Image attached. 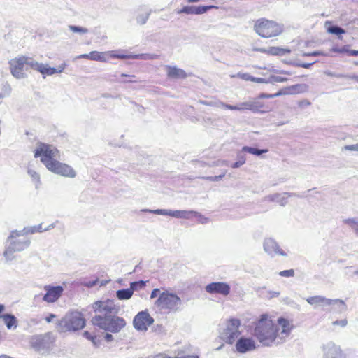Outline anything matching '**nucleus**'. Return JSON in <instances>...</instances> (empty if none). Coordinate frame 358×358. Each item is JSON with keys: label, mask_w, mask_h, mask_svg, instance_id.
<instances>
[{"label": "nucleus", "mask_w": 358, "mask_h": 358, "mask_svg": "<svg viewBox=\"0 0 358 358\" xmlns=\"http://www.w3.org/2000/svg\"><path fill=\"white\" fill-rule=\"evenodd\" d=\"M276 324L267 314L261 315L254 329V336L264 346L282 343L294 329L292 321L280 317Z\"/></svg>", "instance_id": "obj_1"}, {"label": "nucleus", "mask_w": 358, "mask_h": 358, "mask_svg": "<svg viewBox=\"0 0 358 358\" xmlns=\"http://www.w3.org/2000/svg\"><path fill=\"white\" fill-rule=\"evenodd\" d=\"M8 65L11 75L17 79L26 78V71L29 69L40 72L45 77V76L62 73L66 66V63L63 62L56 68L49 67L48 65L38 63L31 57L24 55H20L10 59Z\"/></svg>", "instance_id": "obj_2"}, {"label": "nucleus", "mask_w": 358, "mask_h": 358, "mask_svg": "<svg viewBox=\"0 0 358 358\" xmlns=\"http://www.w3.org/2000/svg\"><path fill=\"white\" fill-rule=\"evenodd\" d=\"M253 29L262 38L278 37L284 31L283 25L275 20L262 17L254 22Z\"/></svg>", "instance_id": "obj_3"}, {"label": "nucleus", "mask_w": 358, "mask_h": 358, "mask_svg": "<svg viewBox=\"0 0 358 358\" xmlns=\"http://www.w3.org/2000/svg\"><path fill=\"white\" fill-rule=\"evenodd\" d=\"M35 158H40L41 162L49 169L59 158V150L50 144L38 143L34 152Z\"/></svg>", "instance_id": "obj_4"}, {"label": "nucleus", "mask_w": 358, "mask_h": 358, "mask_svg": "<svg viewBox=\"0 0 358 358\" xmlns=\"http://www.w3.org/2000/svg\"><path fill=\"white\" fill-rule=\"evenodd\" d=\"M94 326L113 333L120 332L126 325V321L117 316L103 317L95 315L91 320Z\"/></svg>", "instance_id": "obj_5"}, {"label": "nucleus", "mask_w": 358, "mask_h": 358, "mask_svg": "<svg viewBox=\"0 0 358 358\" xmlns=\"http://www.w3.org/2000/svg\"><path fill=\"white\" fill-rule=\"evenodd\" d=\"M131 55H127L122 50H109L105 52L91 51L88 54H82L78 56V59H85L92 61L107 62L110 59H126L134 58Z\"/></svg>", "instance_id": "obj_6"}, {"label": "nucleus", "mask_w": 358, "mask_h": 358, "mask_svg": "<svg viewBox=\"0 0 358 358\" xmlns=\"http://www.w3.org/2000/svg\"><path fill=\"white\" fill-rule=\"evenodd\" d=\"M180 299L176 294L167 292H162L155 302V305L166 313L176 311L180 306Z\"/></svg>", "instance_id": "obj_7"}, {"label": "nucleus", "mask_w": 358, "mask_h": 358, "mask_svg": "<svg viewBox=\"0 0 358 358\" xmlns=\"http://www.w3.org/2000/svg\"><path fill=\"white\" fill-rule=\"evenodd\" d=\"M62 331H73L83 329L85 320L80 313H73L64 318L60 323Z\"/></svg>", "instance_id": "obj_8"}, {"label": "nucleus", "mask_w": 358, "mask_h": 358, "mask_svg": "<svg viewBox=\"0 0 358 358\" xmlns=\"http://www.w3.org/2000/svg\"><path fill=\"white\" fill-rule=\"evenodd\" d=\"M285 93V92H284L279 91L278 92L273 94H268L265 93L260 94L257 99L254 101V112L264 113L272 110L274 104L272 102H267L262 99L265 98H274Z\"/></svg>", "instance_id": "obj_9"}, {"label": "nucleus", "mask_w": 358, "mask_h": 358, "mask_svg": "<svg viewBox=\"0 0 358 358\" xmlns=\"http://www.w3.org/2000/svg\"><path fill=\"white\" fill-rule=\"evenodd\" d=\"M93 309L96 315L110 317L111 315L117 313L115 304L113 300L98 301L94 303Z\"/></svg>", "instance_id": "obj_10"}, {"label": "nucleus", "mask_w": 358, "mask_h": 358, "mask_svg": "<svg viewBox=\"0 0 358 358\" xmlns=\"http://www.w3.org/2000/svg\"><path fill=\"white\" fill-rule=\"evenodd\" d=\"M153 322L154 319L147 310L139 312L134 317L133 321L134 327L138 331H146Z\"/></svg>", "instance_id": "obj_11"}, {"label": "nucleus", "mask_w": 358, "mask_h": 358, "mask_svg": "<svg viewBox=\"0 0 358 358\" xmlns=\"http://www.w3.org/2000/svg\"><path fill=\"white\" fill-rule=\"evenodd\" d=\"M241 325V321L238 319L231 318L227 322V327L224 329V334L227 336V343H234L235 339L239 336L238 328Z\"/></svg>", "instance_id": "obj_12"}, {"label": "nucleus", "mask_w": 358, "mask_h": 358, "mask_svg": "<svg viewBox=\"0 0 358 358\" xmlns=\"http://www.w3.org/2000/svg\"><path fill=\"white\" fill-rule=\"evenodd\" d=\"M205 290L210 294H220L227 296L229 294L231 287L229 284L224 282H215L207 285Z\"/></svg>", "instance_id": "obj_13"}, {"label": "nucleus", "mask_w": 358, "mask_h": 358, "mask_svg": "<svg viewBox=\"0 0 358 358\" xmlns=\"http://www.w3.org/2000/svg\"><path fill=\"white\" fill-rule=\"evenodd\" d=\"M8 241L18 252L24 250L29 245L27 236L22 232L13 231L8 238Z\"/></svg>", "instance_id": "obj_14"}, {"label": "nucleus", "mask_w": 358, "mask_h": 358, "mask_svg": "<svg viewBox=\"0 0 358 358\" xmlns=\"http://www.w3.org/2000/svg\"><path fill=\"white\" fill-rule=\"evenodd\" d=\"M48 170L64 177L74 178L76 175V171L70 166L60 162L58 159Z\"/></svg>", "instance_id": "obj_15"}, {"label": "nucleus", "mask_w": 358, "mask_h": 358, "mask_svg": "<svg viewBox=\"0 0 358 358\" xmlns=\"http://www.w3.org/2000/svg\"><path fill=\"white\" fill-rule=\"evenodd\" d=\"M45 294L43 297V300L48 303L55 302L62 294L64 289L62 286H44Z\"/></svg>", "instance_id": "obj_16"}, {"label": "nucleus", "mask_w": 358, "mask_h": 358, "mask_svg": "<svg viewBox=\"0 0 358 358\" xmlns=\"http://www.w3.org/2000/svg\"><path fill=\"white\" fill-rule=\"evenodd\" d=\"M256 348V343L252 338L241 337L236 343V349L240 353L252 351Z\"/></svg>", "instance_id": "obj_17"}, {"label": "nucleus", "mask_w": 358, "mask_h": 358, "mask_svg": "<svg viewBox=\"0 0 358 358\" xmlns=\"http://www.w3.org/2000/svg\"><path fill=\"white\" fill-rule=\"evenodd\" d=\"M157 214L166 215L176 218L189 219L192 215H195L196 212L193 210H156L154 211Z\"/></svg>", "instance_id": "obj_18"}, {"label": "nucleus", "mask_w": 358, "mask_h": 358, "mask_svg": "<svg viewBox=\"0 0 358 358\" xmlns=\"http://www.w3.org/2000/svg\"><path fill=\"white\" fill-rule=\"evenodd\" d=\"M213 8H217V6H184L180 10H178V14L185 13V14H203L208 10L213 9Z\"/></svg>", "instance_id": "obj_19"}, {"label": "nucleus", "mask_w": 358, "mask_h": 358, "mask_svg": "<svg viewBox=\"0 0 358 358\" xmlns=\"http://www.w3.org/2000/svg\"><path fill=\"white\" fill-rule=\"evenodd\" d=\"M254 51L264 53L267 55L272 56H282L286 54L290 53V50L287 48H282L280 47H270L269 48H253Z\"/></svg>", "instance_id": "obj_20"}, {"label": "nucleus", "mask_w": 358, "mask_h": 358, "mask_svg": "<svg viewBox=\"0 0 358 358\" xmlns=\"http://www.w3.org/2000/svg\"><path fill=\"white\" fill-rule=\"evenodd\" d=\"M306 301L310 305H316V306L321 305V306H331L332 304H334L337 302L343 303L342 301L338 300V299L332 300V299L324 298L321 296H315L308 297L306 299Z\"/></svg>", "instance_id": "obj_21"}, {"label": "nucleus", "mask_w": 358, "mask_h": 358, "mask_svg": "<svg viewBox=\"0 0 358 358\" xmlns=\"http://www.w3.org/2000/svg\"><path fill=\"white\" fill-rule=\"evenodd\" d=\"M324 351L325 358H345L341 348L335 345L326 346Z\"/></svg>", "instance_id": "obj_22"}, {"label": "nucleus", "mask_w": 358, "mask_h": 358, "mask_svg": "<svg viewBox=\"0 0 358 358\" xmlns=\"http://www.w3.org/2000/svg\"><path fill=\"white\" fill-rule=\"evenodd\" d=\"M167 76L174 79L185 78L187 73L181 69L175 66H167Z\"/></svg>", "instance_id": "obj_23"}, {"label": "nucleus", "mask_w": 358, "mask_h": 358, "mask_svg": "<svg viewBox=\"0 0 358 358\" xmlns=\"http://www.w3.org/2000/svg\"><path fill=\"white\" fill-rule=\"evenodd\" d=\"M264 250L269 254L273 252L275 254L286 255V253L280 250L276 243L273 241H268L264 243Z\"/></svg>", "instance_id": "obj_24"}, {"label": "nucleus", "mask_w": 358, "mask_h": 358, "mask_svg": "<svg viewBox=\"0 0 358 358\" xmlns=\"http://www.w3.org/2000/svg\"><path fill=\"white\" fill-rule=\"evenodd\" d=\"M2 320H3L8 329L16 328L17 326V320L16 317L13 315L5 314Z\"/></svg>", "instance_id": "obj_25"}, {"label": "nucleus", "mask_w": 358, "mask_h": 358, "mask_svg": "<svg viewBox=\"0 0 358 358\" xmlns=\"http://www.w3.org/2000/svg\"><path fill=\"white\" fill-rule=\"evenodd\" d=\"M133 291L131 288L120 289L116 292V295L118 299L120 300H127L129 299L133 295Z\"/></svg>", "instance_id": "obj_26"}, {"label": "nucleus", "mask_w": 358, "mask_h": 358, "mask_svg": "<svg viewBox=\"0 0 358 358\" xmlns=\"http://www.w3.org/2000/svg\"><path fill=\"white\" fill-rule=\"evenodd\" d=\"M326 24H329L330 25V26L327 27V31L329 34H336V35H341V34H345V31L343 29H342L341 27H336V26L331 25V22H329V21L326 22Z\"/></svg>", "instance_id": "obj_27"}, {"label": "nucleus", "mask_w": 358, "mask_h": 358, "mask_svg": "<svg viewBox=\"0 0 358 358\" xmlns=\"http://www.w3.org/2000/svg\"><path fill=\"white\" fill-rule=\"evenodd\" d=\"M242 151L247 152L248 153H250V154H252L255 155H260L263 153H266L268 152V150L267 149L259 150V149L248 147V146H244L242 148Z\"/></svg>", "instance_id": "obj_28"}, {"label": "nucleus", "mask_w": 358, "mask_h": 358, "mask_svg": "<svg viewBox=\"0 0 358 358\" xmlns=\"http://www.w3.org/2000/svg\"><path fill=\"white\" fill-rule=\"evenodd\" d=\"M18 252L13 245V244L9 241V245L6 248L3 255L8 259H11L13 257V255L15 252Z\"/></svg>", "instance_id": "obj_29"}, {"label": "nucleus", "mask_w": 358, "mask_h": 358, "mask_svg": "<svg viewBox=\"0 0 358 358\" xmlns=\"http://www.w3.org/2000/svg\"><path fill=\"white\" fill-rule=\"evenodd\" d=\"M147 281L139 280L136 282H133L130 284V288L132 291L141 289L145 287Z\"/></svg>", "instance_id": "obj_30"}, {"label": "nucleus", "mask_w": 358, "mask_h": 358, "mask_svg": "<svg viewBox=\"0 0 358 358\" xmlns=\"http://www.w3.org/2000/svg\"><path fill=\"white\" fill-rule=\"evenodd\" d=\"M69 29L73 33H79L81 34H87L88 32V29L85 27L69 25Z\"/></svg>", "instance_id": "obj_31"}, {"label": "nucleus", "mask_w": 358, "mask_h": 358, "mask_svg": "<svg viewBox=\"0 0 358 358\" xmlns=\"http://www.w3.org/2000/svg\"><path fill=\"white\" fill-rule=\"evenodd\" d=\"M83 336L84 337H85L87 339L90 340V341H92L93 343V344L96 346H97L100 341L99 340L97 339V337L96 336H93L92 335L89 331H85L83 332Z\"/></svg>", "instance_id": "obj_32"}, {"label": "nucleus", "mask_w": 358, "mask_h": 358, "mask_svg": "<svg viewBox=\"0 0 358 358\" xmlns=\"http://www.w3.org/2000/svg\"><path fill=\"white\" fill-rule=\"evenodd\" d=\"M239 110H252L254 112V101L252 102H244L241 103L239 106Z\"/></svg>", "instance_id": "obj_33"}, {"label": "nucleus", "mask_w": 358, "mask_h": 358, "mask_svg": "<svg viewBox=\"0 0 358 358\" xmlns=\"http://www.w3.org/2000/svg\"><path fill=\"white\" fill-rule=\"evenodd\" d=\"M226 175V171H224L223 173H222V174L219 175V176H208V177H205L203 178L205 180H209V181H218L220 180H221L222 178H224Z\"/></svg>", "instance_id": "obj_34"}, {"label": "nucleus", "mask_w": 358, "mask_h": 358, "mask_svg": "<svg viewBox=\"0 0 358 358\" xmlns=\"http://www.w3.org/2000/svg\"><path fill=\"white\" fill-rule=\"evenodd\" d=\"M279 275L282 277H286V278L293 277L294 275V271L293 269L285 270V271H280L279 273Z\"/></svg>", "instance_id": "obj_35"}, {"label": "nucleus", "mask_w": 358, "mask_h": 358, "mask_svg": "<svg viewBox=\"0 0 358 358\" xmlns=\"http://www.w3.org/2000/svg\"><path fill=\"white\" fill-rule=\"evenodd\" d=\"M345 222V223L350 224L355 229V231L358 234V222L355 221L353 219H348V220H346Z\"/></svg>", "instance_id": "obj_36"}, {"label": "nucleus", "mask_w": 358, "mask_h": 358, "mask_svg": "<svg viewBox=\"0 0 358 358\" xmlns=\"http://www.w3.org/2000/svg\"><path fill=\"white\" fill-rule=\"evenodd\" d=\"M245 163V157L244 156L240 157L238 162H234L232 165V168H238Z\"/></svg>", "instance_id": "obj_37"}, {"label": "nucleus", "mask_w": 358, "mask_h": 358, "mask_svg": "<svg viewBox=\"0 0 358 358\" xmlns=\"http://www.w3.org/2000/svg\"><path fill=\"white\" fill-rule=\"evenodd\" d=\"M344 149L350 151H358V143L345 145Z\"/></svg>", "instance_id": "obj_38"}, {"label": "nucleus", "mask_w": 358, "mask_h": 358, "mask_svg": "<svg viewBox=\"0 0 358 358\" xmlns=\"http://www.w3.org/2000/svg\"><path fill=\"white\" fill-rule=\"evenodd\" d=\"M348 323V321L346 319H343V320H337V321H335L334 322V325H340L341 327H345Z\"/></svg>", "instance_id": "obj_39"}, {"label": "nucleus", "mask_w": 358, "mask_h": 358, "mask_svg": "<svg viewBox=\"0 0 358 358\" xmlns=\"http://www.w3.org/2000/svg\"><path fill=\"white\" fill-rule=\"evenodd\" d=\"M332 51L334 52H337V53H343V52H347V49H346V47L344 46L341 48H334L332 49Z\"/></svg>", "instance_id": "obj_40"}, {"label": "nucleus", "mask_w": 358, "mask_h": 358, "mask_svg": "<svg viewBox=\"0 0 358 358\" xmlns=\"http://www.w3.org/2000/svg\"><path fill=\"white\" fill-rule=\"evenodd\" d=\"M224 108L231 110H239L238 106H231L229 104H224Z\"/></svg>", "instance_id": "obj_41"}, {"label": "nucleus", "mask_w": 358, "mask_h": 358, "mask_svg": "<svg viewBox=\"0 0 358 358\" xmlns=\"http://www.w3.org/2000/svg\"><path fill=\"white\" fill-rule=\"evenodd\" d=\"M159 292V289H157H157H154L152 291V292H151L150 298L151 299L155 298L158 295Z\"/></svg>", "instance_id": "obj_42"}, {"label": "nucleus", "mask_w": 358, "mask_h": 358, "mask_svg": "<svg viewBox=\"0 0 358 358\" xmlns=\"http://www.w3.org/2000/svg\"><path fill=\"white\" fill-rule=\"evenodd\" d=\"M350 56H358V50H348L346 52Z\"/></svg>", "instance_id": "obj_43"}, {"label": "nucleus", "mask_w": 358, "mask_h": 358, "mask_svg": "<svg viewBox=\"0 0 358 358\" xmlns=\"http://www.w3.org/2000/svg\"><path fill=\"white\" fill-rule=\"evenodd\" d=\"M104 338H105V340H106L107 342L112 341H113V336H112L111 334H108V333H107V334L105 335Z\"/></svg>", "instance_id": "obj_44"}, {"label": "nucleus", "mask_w": 358, "mask_h": 358, "mask_svg": "<svg viewBox=\"0 0 358 358\" xmlns=\"http://www.w3.org/2000/svg\"><path fill=\"white\" fill-rule=\"evenodd\" d=\"M5 310V307L3 304H0V318L2 319L3 317V315L5 314H3V311Z\"/></svg>", "instance_id": "obj_45"}, {"label": "nucleus", "mask_w": 358, "mask_h": 358, "mask_svg": "<svg viewBox=\"0 0 358 358\" xmlns=\"http://www.w3.org/2000/svg\"><path fill=\"white\" fill-rule=\"evenodd\" d=\"M55 317L54 314H50L48 317H45V320L48 322H50L53 318Z\"/></svg>", "instance_id": "obj_46"}, {"label": "nucleus", "mask_w": 358, "mask_h": 358, "mask_svg": "<svg viewBox=\"0 0 358 358\" xmlns=\"http://www.w3.org/2000/svg\"><path fill=\"white\" fill-rule=\"evenodd\" d=\"M250 80H252V81H255V82H257V83H262L263 81V79L262 78H250Z\"/></svg>", "instance_id": "obj_47"}, {"label": "nucleus", "mask_w": 358, "mask_h": 358, "mask_svg": "<svg viewBox=\"0 0 358 358\" xmlns=\"http://www.w3.org/2000/svg\"><path fill=\"white\" fill-rule=\"evenodd\" d=\"M318 55H319V53L317 52H311V53L305 54V55H306V56H317Z\"/></svg>", "instance_id": "obj_48"}, {"label": "nucleus", "mask_w": 358, "mask_h": 358, "mask_svg": "<svg viewBox=\"0 0 358 358\" xmlns=\"http://www.w3.org/2000/svg\"><path fill=\"white\" fill-rule=\"evenodd\" d=\"M275 80L278 82H283V81L286 80L287 79L282 78V77H276Z\"/></svg>", "instance_id": "obj_49"}, {"label": "nucleus", "mask_w": 358, "mask_h": 358, "mask_svg": "<svg viewBox=\"0 0 358 358\" xmlns=\"http://www.w3.org/2000/svg\"><path fill=\"white\" fill-rule=\"evenodd\" d=\"M310 102H308V101H302V102H301V103H300V105H301V106H308V105H310Z\"/></svg>", "instance_id": "obj_50"}, {"label": "nucleus", "mask_w": 358, "mask_h": 358, "mask_svg": "<svg viewBox=\"0 0 358 358\" xmlns=\"http://www.w3.org/2000/svg\"><path fill=\"white\" fill-rule=\"evenodd\" d=\"M182 358H199V357L196 355H187L182 357Z\"/></svg>", "instance_id": "obj_51"}, {"label": "nucleus", "mask_w": 358, "mask_h": 358, "mask_svg": "<svg viewBox=\"0 0 358 358\" xmlns=\"http://www.w3.org/2000/svg\"><path fill=\"white\" fill-rule=\"evenodd\" d=\"M0 358H13L9 355H0Z\"/></svg>", "instance_id": "obj_52"}, {"label": "nucleus", "mask_w": 358, "mask_h": 358, "mask_svg": "<svg viewBox=\"0 0 358 358\" xmlns=\"http://www.w3.org/2000/svg\"><path fill=\"white\" fill-rule=\"evenodd\" d=\"M301 66L303 68H308L310 66V64H303Z\"/></svg>", "instance_id": "obj_53"}, {"label": "nucleus", "mask_w": 358, "mask_h": 358, "mask_svg": "<svg viewBox=\"0 0 358 358\" xmlns=\"http://www.w3.org/2000/svg\"><path fill=\"white\" fill-rule=\"evenodd\" d=\"M200 0H187V1L188 3H195V2H198Z\"/></svg>", "instance_id": "obj_54"}, {"label": "nucleus", "mask_w": 358, "mask_h": 358, "mask_svg": "<svg viewBox=\"0 0 358 358\" xmlns=\"http://www.w3.org/2000/svg\"><path fill=\"white\" fill-rule=\"evenodd\" d=\"M298 87H299V85H294V86H292V88L294 89V88H296Z\"/></svg>", "instance_id": "obj_55"}, {"label": "nucleus", "mask_w": 358, "mask_h": 358, "mask_svg": "<svg viewBox=\"0 0 358 358\" xmlns=\"http://www.w3.org/2000/svg\"><path fill=\"white\" fill-rule=\"evenodd\" d=\"M121 76H122V77H126V76H127V75H126V74H124V73H122V74L121 75Z\"/></svg>", "instance_id": "obj_56"}, {"label": "nucleus", "mask_w": 358, "mask_h": 358, "mask_svg": "<svg viewBox=\"0 0 358 358\" xmlns=\"http://www.w3.org/2000/svg\"><path fill=\"white\" fill-rule=\"evenodd\" d=\"M355 80L358 83V76L355 77Z\"/></svg>", "instance_id": "obj_57"}]
</instances>
